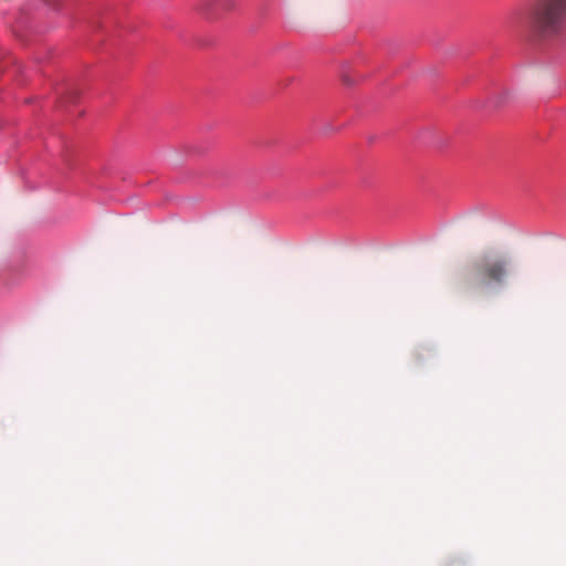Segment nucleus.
<instances>
[{"mask_svg":"<svg viewBox=\"0 0 566 566\" xmlns=\"http://www.w3.org/2000/svg\"><path fill=\"white\" fill-rule=\"evenodd\" d=\"M523 23L535 43L555 44L566 32V0H531Z\"/></svg>","mask_w":566,"mask_h":566,"instance_id":"nucleus-1","label":"nucleus"},{"mask_svg":"<svg viewBox=\"0 0 566 566\" xmlns=\"http://www.w3.org/2000/svg\"><path fill=\"white\" fill-rule=\"evenodd\" d=\"M511 260L499 250L483 251L473 264V274L467 281V286L473 292H480L491 284L502 285L510 275Z\"/></svg>","mask_w":566,"mask_h":566,"instance_id":"nucleus-2","label":"nucleus"},{"mask_svg":"<svg viewBox=\"0 0 566 566\" xmlns=\"http://www.w3.org/2000/svg\"><path fill=\"white\" fill-rule=\"evenodd\" d=\"M211 6L223 11H229L235 7V0H211Z\"/></svg>","mask_w":566,"mask_h":566,"instance_id":"nucleus-3","label":"nucleus"},{"mask_svg":"<svg viewBox=\"0 0 566 566\" xmlns=\"http://www.w3.org/2000/svg\"><path fill=\"white\" fill-rule=\"evenodd\" d=\"M509 96V92H503L493 98L492 104L494 105V107H500L504 104L505 99H507Z\"/></svg>","mask_w":566,"mask_h":566,"instance_id":"nucleus-4","label":"nucleus"},{"mask_svg":"<svg viewBox=\"0 0 566 566\" xmlns=\"http://www.w3.org/2000/svg\"><path fill=\"white\" fill-rule=\"evenodd\" d=\"M343 82H344L346 85H352V84H354V81H353L348 75H344V76H343Z\"/></svg>","mask_w":566,"mask_h":566,"instance_id":"nucleus-5","label":"nucleus"}]
</instances>
